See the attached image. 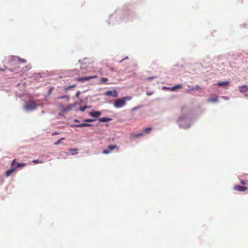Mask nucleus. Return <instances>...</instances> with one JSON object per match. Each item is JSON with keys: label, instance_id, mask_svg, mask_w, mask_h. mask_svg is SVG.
<instances>
[{"label": "nucleus", "instance_id": "nucleus-19", "mask_svg": "<svg viewBox=\"0 0 248 248\" xmlns=\"http://www.w3.org/2000/svg\"><path fill=\"white\" fill-rule=\"evenodd\" d=\"M108 80V79L106 78H101L100 79V83H106Z\"/></svg>", "mask_w": 248, "mask_h": 248}, {"label": "nucleus", "instance_id": "nucleus-20", "mask_svg": "<svg viewBox=\"0 0 248 248\" xmlns=\"http://www.w3.org/2000/svg\"><path fill=\"white\" fill-rule=\"evenodd\" d=\"M117 146L114 145H110L108 146V149L109 150H113L114 149H117Z\"/></svg>", "mask_w": 248, "mask_h": 248}, {"label": "nucleus", "instance_id": "nucleus-18", "mask_svg": "<svg viewBox=\"0 0 248 248\" xmlns=\"http://www.w3.org/2000/svg\"><path fill=\"white\" fill-rule=\"evenodd\" d=\"M65 140L64 138H61L58 140H57V141H55L54 143V144L55 145H59L61 143L62 141V140Z\"/></svg>", "mask_w": 248, "mask_h": 248}, {"label": "nucleus", "instance_id": "nucleus-30", "mask_svg": "<svg viewBox=\"0 0 248 248\" xmlns=\"http://www.w3.org/2000/svg\"><path fill=\"white\" fill-rule=\"evenodd\" d=\"M80 93V92H79V91H78V92L76 93V96H77V97H79V96Z\"/></svg>", "mask_w": 248, "mask_h": 248}, {"label": "nucleus", "instance_id": "nucleus-15", "mask_svg": "<svg viewBox=\"0 0 248 248\" xmlns=\"http://www.w3.org/2000/svg\"><path fill=\"white\" fill-rule=\"evenodd\" d=\"M99 121L101 122H107L111 120V118H108L107 117H102L99 119Z\"/></svg>", "mask_w": 248, "mask_h": 248}, {"label": "nucleus", "instance_id": "nucleus-6", "mask_svg": "<svg viewBox=\"0 0 248 248\" xmlns=\"http://www.w3.org/2000/svg\"><path fill=\"white\" fill-rule=\"evenodd\" d=\"M248 188L246 186L236 185L234 186V189L238 191H245L247 190Z\"/></svg>", "mask_w": 248, "mask_h": 248}, {"label": "nucleus", "instance_id": "nucleus-34", "mask_svg": "<svg viewBox=\"0 0 248 248\" xmlns=\"http://www.w3.org/2000/svg\"><path fill=\"white\" fill-rule=\"evenodd\" d=\"M200 88L199 86H197L195 88V89H199Z\"/></svg>", "mask_w": 248, "mask_h": 248}, {"label": "nucleus", "instance_id": "nucleus-35", "mask_svg": "<svg viewBox=\"0 0 248 248\" xmlns=\"http://www.w3.org/2000/svg\"><path fill=\"white\" fill-rule=\"evenodd\" d=\"M151 94H152L151 93H147V95H151Z\"/></svg>", "mask_w": 248, "mask_h": 248}, {"label": "nucleus", "instance_id": "nucleus-1", "mask_svg": "<svg viewBox=\"0 0 248 248\" xmlns=\"http://www.w3.org/2000/svg\"><path fill=\"white\" fill-rule=\"evenodd\" d=\"M131 99L129 97H123L115 101L114 106L115 107L119 108L124 106L125 105L126 100H129Z\"/></svg>", "mask_w": 248, "mask_h": 248}, {"label": "nucleus", "instance_id": "nucleus-10", "mask_svg": "<svg viewBox=\"0 0 248 248\" xmlns=\"http://www.w3.org/2000/svg\"><path fill=\"white\" fill-rule=\"evenodd\" d=\"M239 91L242 93L248 92V87L246 85L239 87Z\"/></svg>", "mask_w": 248, "mask_h": 248}, {"label": "nucleus", "instance_id": "nucleus-24", "mask_svg": "<svg viewBox=\"0 0 248 248\" xmlns=\"http://www.w3.org/2000/svg\"><path fill=\"white\" fill-rule=\"evenodd\" d=\"M87 108V106H84L83 107H80V110L81 111H84L86 109V108Z\"/></svg>", "mask_w": 248, "mask_h": 248}, {"label": "nucleus", "instance_id": "nucleus-21", "mask_svg": "<svg viewBox=\"0 0 248 248\" xmlns=\"http://www.w3.org/2000/svg\"><path fill=\"white\" fill-rule=\"evenodd\" d=\"M75 87H76V85H71V86H69L68 87H67L65 88L64 91H67L68 90H70V89L74 88Z\"/></svg>", "mask_w": 248, "mask_h": 248}, {"label": "nucleus", "instance_id": "nucleus-36", "mask_svg": "<svg viewBox=\"0 0 248 248\" xmlns=\"http://www.w3.org/2000/svg\"><path fill=\"white\" fill-rule=\"evenodd\" d=\"M75 122H78V120H75Z\"/></svg>", "mask_w": 248, "mask_h": 248}, {"label": "nucleus", "instance_id": "nucleus-12", "mask_svg": "<svg viewBox=\"0 0 248 248\" xmlns=\"http://www.w3.org/2000/svg\"><path fill=\"white\" fill-rule=\"evenodd\" d=\"M218 96H215V97L211 98H209L207 100V101L210 103H216L218 101Z\"/></svg>", "mask_w": 248, "mask_h": 248}, {"label": "nucleus", "instance_id": "nucleus-5", "mask_svg": "<svg viewBox=\"0 0 248 248\" xmlns=\"http://www.w3.org/2000/svg\"><path fill=\"white\" fill-rule=\"evenodd\" d=\"M105 94L107 96H112L114 97H116L118 96V93L116 90H113V91H108L105 93Z\"/></svg>", "mask_w": 248, "mask_h": 248}, {"label": "nucleus", "instance_id": "nucleus-31", "mask_svg": "<svg viewBox=\"0 0 248 248\" xmlns=\"http://www.w3.org/2000/svg\"><path fill=\"white\" fill-rule=\"evenodd\" d=\"M59 133L58 132H53L52 134V136H55V135H58L59 134Z\"/></svg>", "mask_w": 248, "mask_h": 248}, {"label": "nucleus", "instance_id": "nucleus-32", "mask_svg": "<svg viewBox=\"0 0 248 248\" xmlns=\"http://www.w3.org/2000/svg\"><path fill=\"white\" fill-rule=\"evenodd\" d=\"M222 98H223V99H224L225 100H228L229 99V97H226V96H222Z\"/></svg>", "mask_w": 248, "mask_h": 248}, {"label": "nucleus", "instance_id": "nucleus-14", "mask_svg": "<svg viewBox=\"0 0 248 248\" xmlns=\"http://www.w3.org/2000/svg\"><path fill=\"white\" fill-rule=\"evenodd\" d=\"M25 163H15V165L14 166L15 168L17 169L19 167H23L26 166Z\"/></svg>", "mask_w": 248, "mask_h": 248}, {"label": "nucleus", "instance_id": "nucleus-23", "mask_svg": "<svg viewBox=\"0 0 248 248\" xmlns=\"http://www.w3.org/2000/svg\"><path fill=\"white\" fill-rule=\"evenodd\" d=\"M102 152L104 154H108L110 153V151L105 149V150H104Z\"/></svg>", "mask_w": 248, "mask_h": 248}, {"label": "nucleus", "instance_id": "nucleus-11", "mask_svg": "<svg viewBox=\"0 0 248 248\" xmlns=\"http://www.w3.org/2000/svg\"><path fill=\"white\" fill-rule=\"evenodd\" d=\"M73 107V105L71 104L66 107H62V112H66L68 111H70V110L72 109Z\"/></svg>", "mask_w": 248, "mask_h": 248}, {"label": "nucleus", "instance_id": "nucleus-13", "mask_svg": "<svg viewBox=\"0 0 248 248\" xmlns=\"http://www.w3.org/2000/svg\"><path fill=\"white\" fill-rule=\"evenodd\" d=\"M229 84V82L228 81H223V82H219L217 83V85L220 87H224L225 86H228Z\"/></svg>", "mask_w": 248, "mask_h": 248}, {"label": "nucleus", "instance_id": "nucleus-9", "mask_svg": "<svg viewBox=\"0 0 248 248\" xmlns=\"http://www.w3.org/2000/svg\"><path fill=\"white\" fill-rule=\"evenodd\" d=\"M11 60H16V59H17L18 62H21V63H25V62H26V60H25L24 59L20 58L18 57L11 56Z\"/></svg>", "mask_w": 248, "mask_h": 248}, {"label": "nucleus", "instance_id": "nucleus-4", "mask_svg": "<svg viewBox=\"0 0 248 248\" xmlns=\"http://www.w3.org/2000/svg\"><path fill=\"white\" fill-rule=\"evenodd\" d=\"M97 78V76H88L82 78H76V80L78 82H84L85 81L89 80L93 78Z\"/></svg>", "mask_w": 248, "mask_h": 248}, {"label": "nucleus", "instance_id": "nucleus-3", "mask_svg": "<svg viewBox=\"0 0 248 248\" xmlns=\"http://www.w3.org/2000/svg\"><path fill=\"white\" fill-rule=\"evenodd\" d=\"M16 159H14L12 163H11V169H10V170H7L6 171V176L7 177H8L11 174H12L15 171V170H16V168H15L14 167V166L15 165V163H16Z\"/></svg>", "mask_w": 248, "mask_h": 248}, {"label": "nucleus", "instance_id": "nucleus-16", "mask_svg": "<svg viewBox=\"0 0 248 248\" xmlns=\"http://www.w3.org/2000/svg\"><path fill=\"white\" fill-rule=\"evenodd\" d=\"M152 130V128L149 127L144 129L142 132L143 133V135L144 134H148Z\"/></svg>", "mask_w": 248, "mask_h": 248}, {"label": "nucleus", "instance_id": "nucleus-25", "mask_svg": "<svg viewBox=\"0 0 248 248\" xmlns=\"http://www.w3.org/2000/svg\"><path fill=\"white\" fill-rule=\"evenodd\" d=\"M33 162H34L35 164H37V163H42V161L37 159V160H33Z\"/></svg>", "mask_w": 248, "mask_h": 248}, {"label": "nucleus", "instance_id": "nucleus-8", "mask_svg": "<svg viewBox=\"0 0 248 248\" xmlns=\"http://www.w3.org/2000/svg\"><path fill=\"white\" fill-rule=\"evenodd\" d=\"M93 124H89L87 123H82L78 124H74L72 126L77 127H86V126H91Z\"/></svg>", "mask_w": 248, "mask_h": 248}, {"label": "nucleus", "instance_id": "nucleus-33", "mask_svg": "<svg viewBox=\"0 0 248 248\" xmlns=\"http://www.w3.org/2000/svg\"><path fill=\"white\" fill-rule=\"evenodd\" d=\"M7 67H5V68L2 69H0V70H1V71H4L5 70H7Z\"/></svg>", "mask_w": 248, "mask_h": 248}, {"label": "nucleus", "instance_id": "nucleus-2", "mask_svg": "<svg viewBox=\"0 0 248 248\" xmlns=\"http://www.w3.org/2000/svg\"><path fill=\"white\" fill-rule=\"evenodd\" d=\"M37 107V104L34 101L29 102L25 106L24 108L27 110H32L35 109Z\"/></svg>", "mask_w": 248, "mask_h": 248}, {"label": "nucleus", "instance_id": "nucleus-29", "mask_svg": "<svg viewBox=\"0 0 248 248\" xmlns=\"http://www.w3.org/2000/svg\"><path fill=\"white\" fill-rule=\"evenodd\" d=\"M240 183L242 184V185H245L246 184V182L243 180H241L240 181Z\"/></svg>", "mask_w": 248, "mask_h": 248}, {"label": "nucleus", "instance_id": "nucleus-28", "mask_svg": "<svg viewBox=\"0 0 248 248\" xmlns=\"http://www.w3.org/2000/svg\"><path fill=\"white\" fill-rule=\"evenodd\" d=\"M69 98V97L68 96H66V95H64V96H61V97H60L59 98L60 99H63V98Z\"/></svg>", "mask_w": 248, "mask_h": 248}, {"label": "nucleus", "instance_id": "nucleus-22", "mask_svg": "<svg viewBox=\"0 0 248 248\" xmlns=\"http://www.w3.org/2000/svg\"><path fill=\"white\" fill-rule=\"evenodd\" d=\"M143 135V133L141 132V133H139V134L133 135V137L134 138H138V137H141V136H142Z\"/></svg>", "mask_w": 248, "mask_h": 248}, {"label": "nucleus", "instance_id": "nucleus-26", "mask_svg": "<svg viewBox=\"0 0 248 248\" xmlns=\"http://www.w3.org/2000/svg\"><path fill=\"white\" fill-rule=\"evenodd\" d=\"M94 121V120L90 119L84 120V122H93Z\"/></svg>", "mask_w": 248, "mask_h": 248}, {"label": "nucleus", "instance_id": "nucleus-7", "mask_svg": "<svg viewBox=\"0 0 248 248\" xmlns=\"http://www.w3.org/2000/svg\"><path fill=\"white\" fill-rule=\"evenodd\" d=\"M101 114V112L98 111H93L90 112V115L95 118L98 117Z\"/></svg>", "mask_w": 248, "mask_h": 248}, {"label": "nucleus", "instance_id": "nucleus-27", "mask_svg": "<svg viewBox=\"0 0 248 248\" xmlns=\"http://www.w3.org/2000/svg\"><path fill=\"white\" fill-rule=\"evenodd\" d=\"M69 150L71 152H77L78 151V149H77V148L69 149Z\"/></svg>", "mask_w": 248, "mask_h": 248}, {"label": "nucleus", "instance_id": "nucleus-17", "mask_svg": "<svg viewBox=\"0 0 248 248\" xmlns=\"http://www.w3.org/2000/svg\"><path fill=\"white\" fill-rule=\"evenodd\" d=\"M182 86H183L182 84L175 85L171 88V90L172 91H175L177 89H180V88H182Z\"/></svg>", "mask_w": 248, "mask_h": 248}]
</instances>
